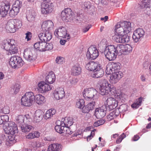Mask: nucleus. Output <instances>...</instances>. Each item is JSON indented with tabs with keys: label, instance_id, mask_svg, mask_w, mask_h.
<instances>
[{
	"label": "nucleus",
	"instance_id": "obj_1",
	"mask_svg": "<svg viewBox=\"0 0 151 151\" xmlns=\"http://www.w3.org/2000/svg\"><path fill=\"white\" fill-rule=\"evenodd\" d=\"M100 93L102 95H107L110 93L114 96L118 100H123L124 94L122 92L119 93L114 85L109 83L106 80L102 81L100 85Z\"/></svg>",
	"mask_w": 151,
	"mask_h": 151
},
{
	"label": "nucleus",
	"instance_id": "obj_2",
	"mask_svg": "<svg viewBox=\"0 0 151 151\" xmlns=\"http://www.w3.org/2000/svg\"><path fill=\"white\" fill-rule=\"evenodd\" d=\"M120 65L119 63L112 62L109 63L106 66L105 72L107 75L111 74L109 81L112 84H115L123 76L122 72L119 71Z\"/></svg>",
	"mask_w": 151,
	"mask_h": 151
},
{
	"label": "nucleus",
	"instance_id": "obj_3",
	"mask_svg": "<svg viewBox=\"0 0 151 151\" xmlns=\"http://www.w3.org/2000/svg\"><path fill=\"white\" fill-rule=\"evenodd\" d=\"M1 47L7 52L9 55L16 54L18 52V48L15 45V41L13 39L3 41L1 43Z\"/></svg>",
	"mask_w": 151,
	"mask_h": 151
},
{
	"label": "nucleus",
	"instance_id": "obj_4",
	"mask_svg": "<svg viewBox=\"0 0 151 151\" xmlns=\"http://www.w3.org/2000/svg\"><path fill=\"white\" fill-rule=\"evenodd\" d=\"M115 30L116 32L121 35L128 34L131 31V23L129 22L124 21L121 24L116 25Z\"/></svg>",
	"mask_w": 151,
	"mask_h": 151
},
{
	"label": "nucleus",
	"instance_id": "obj_5",
	"mask_svg": "<svg viewBox=\"0 0 151 151\" xmlns=\"http://www.w3.org/2000/svg\"><path fill=\"white\" fill-rule=\"evenodd\" d=\"M118 51L116 48L113 45H110L106 47L104 51V55L109 61L114 60L116 58Z\"/></svg>",
	"mask_w": 151,
	"mask_h": 151
},
{
	"label": "nucleus",
	"instance_id": "obj_6",
	"mask_svg": "<svg viewBox=\"0 0 151 151\" xmlns=\"http://www.w3.org/2000/svg\"><path fill=\"white\" fill-rule=\"evenodd\" d=\"M34 97L33 92H26L21 99V104L25 106H31L34 103Z\"/></svg>",
	"mask_w": 151,
	"mask_h": 151
},
{
	"label": "nucleus",
	"instance_id": "obj_7",
	"mask_svg": "<svg viewBox=\"0 0 151 151\" xmlns=\"http://www.w3.org/2000/svg\"><path fill=\"white\" fill-rule=\"evenodd\" d=\"M4 130L6 134L13 135L17 132L18 129L15 122L10 121L4 124L3 126Z\"/></svg>",
	"mask_w": 151,
	"mask_h": 151
},
{
	"label": "nucleus",
	"instance_id": "obj_8",
	"mask_svg": "<svg viewBox=\"0 0 151 151\" xmlns=\"http://www.w3.org/2000/svg\"><path fill=\"white\" fill-rule=\"evenodd\" d=\"M24 62L22 58L18 56H13L11 57L9 61V64L11 67L14 68H18L21 67Z\"/></svg>",
	"mask_w": 151,
	"mask_h": 151
},
{
	"label": "nucleus",
	"instance_id": "obj_9",
	"mask_svg": "<svg viewBox=\"0 0 151 151\" xmlns=\"http://www.w3.org/2000/svg\"><path fill=\"white\" fill-rule=\"evenodd\" d=\"M41 6V13L44 14H47L51 13L54 9L53 5L50 2H43Z\"/></svg>",
	"mask_w": 151,
	"mask_h": 151
},
{
	"label": "nucleus",
	"instance_id": "obj_10",
	"mask_svg": "<svg viewBox=\"0 0 151 151\" xmlns=\"http://www.w3.org/2000/svg\"><path fill=\"white\" fill-rule=\"evenodd\" d=\"M99 52L97 47L94 46H90L86 53V56L88 59H95L99 56Z\"/></svg>",
	"mask_w": 151,
	"mask_h": 151
},
{
	"label": "nucleus",
	"instance_id": "obj_11",
	"mask_svg": "<svg viewBox=\"0 0 151 151\" xmlns=\"http://www.w3.org/2000/svg\"><path fill=\"white\" fill-rule=\"evenodd\" d=\"M98 92L96 90L93 88L85 89L83 93V97L85 99L89 100L92 99L97 94Z\"/></svg>",
	"mask_w": 151,
	"mask_h": 151
},
{
	"label": "nucleus",
	"instance_id": "obj_12",
	"mask_svg": "<svg viewBox=\"0 0 151 151\" xmlns=\"http://www.w3.org/2000/svg\"><path fill=\"white\" fill-rule=\"evenodd\" d=\"M54 34L57 37H62L67 40L70 38L69 34H68L66 29L63 27H60L58 29H56L54 32Z\"/></svg>",
	"mask_w": 151,
	"mask_h": 151
},
{
	"label": "nucleus",
	"instance_id": "obj_13",
	"mask_svg": "<svg viewBox=\"0 0 151 151\" xmlns=\"http://www.w3.org/2000/svg\"><path fill=\"white\" fill-rule=\"evenodd\" d=\"M118 102L113 97H110L107 99L104 102L105 105L108 106L111 110L116 108L117 106Z\"/></svg>",
	"mask_w": 151,
	"mask_h": 151
},
{
	"label": "nucleus",
	"instance_id": "obj_14",
	"mask_svg": "<svg viewBox=\"0 0 151 151\" xmlns=\"http://www.w3.org/2000/svg\"><path fill=\"white\" fill-rule=\"evenodd\" d=\"M145 33L144 30L141 28H138L134 30L132 36L134 41L136 42H138L141 38L143 37Z\"/></svg>",
	"mask_w": 151,
	"mask_h": 151
},
{
	"label": "nucleus",
	"instance_id": "obj_15",
	"mask_svg": "<svg viewBox=\"0 0 151 151\" xmlns=\"http://www.w3.org/2000/svg\"><path fill=\"white\" fill-rule=\"evenodd\" d=\"M37 89L41 93H45L50 90L52 88L51 86L44 81H41L38 84Z\"/></svg>",
	"mask_w": 151,
	"mask_h": 151
},
{
	"label": "nucleus",
	"instance_id": "obj_16",
	"mask_svg": "<svg viewBox=\"0 0 151 151\" xmlns=\"http://www.w3.org/2000/svg\"><path fill=\"white\" fill-rule=\"evenodd\" d=\"M24 57L26 60L29 62L33 61L37 58L36 54L33 53L29 49H25L24 52Z\"/></svg>",
	"mask_w": 151,
	"mask_h": 151
},
{
	"label": "nucleus",
	"instance_id": "obj_17",
	"mask_svg": "<svg viewBox=\"0 0 151 151\" xmlns=\"http://www.w3.org/2000/svg\"><path fill=\"white\" fill-rule=\"evenodd\" d=\"M72 12L70 8H67L63 10L61 14V17L63 21L67 22L72 16Z\"/></svg>",
	"mask_w": 151,
	"mask_h": 151
},
{
	"label": "nucleus",
	"instance_id": "obj_18",
	"mask_svg": "<svg viewBox=\"0 0 151 151\" xmlns=\"http://www.w3.org/2000/svg\"><path fill=\"white\" fill-rule=\"evenodd\" d=\"M106 108L105 106L96 108L95 114L98 119H101L104 117L106 114Z\"/></svg>",
	"mask_w": 151,
	"mask_h": 151
},
{
	"label": "nucleus",
	"instance_id": "obj_19",
	"mask_svg": "<svg viewBox=\"0 0 151 151\" xmlns=\"http://www.w3.org/2000/svg\"><path fill=\"white\" fill-rule=\"evenodd\" d=\"M53 94L54 98L56 100L62 99L65 96L64 90L62 88H57L53 92Z\"/></svg>",
	"mask_w": 151,
	"mask_h": 151
},
{
	"label": "nucleus",
	"instance_id": "obj_20",
	"mask_svg": "<svg viewBox=\"0 0 151 151\" xmlns=\"http://www.w3.org/2000/svg\"><path fill=\"white\" fill-rule=\"evenodd\" d=\"M44 32H41L38 35V37L42 41L47 42L50 40L52 38L51 33L48 31H43Z\"/></svg>",
	"mask_w": 151,
	"mask_h": 151
},
{
	"label": "nucleus",
	"instance_id": "obj_21",
	"mask_svg": "<svg viewBox=\"0 0 151 151\" xmlns=\"http://www.w3.org/2000/svg\"><path fill=\"white\" fill-rule=\"evenodd\" d=\"M14 24V19H10L7 22L5 28L8 32L14 33L16 31V27Z\"/></svg>",
	"mask_w": 151,
	"mask_h": 151
},
{
	"label": "nucleus",
	"instance_id": "obj_22",
	"mask_svg": "<svg viewBox=\"0 0 151 151\" xmlns=\"http://www.w3.org/2000/svg\"><path fill=\"white\" fill-rule=\"evenodd\" d=\"M34 102H35L37 104L41 105L45 103L46 101L45 97L40 94H34Z\"/></svg>",
	"mask_w": 151,
	"mask_h": 151
},
{
	"label": "nucleus",
	"instance_id": "obj_23",
	"mask_svg": "<svg viewBox=\"0 0 151 151\" xmlns=\"http://www.w3.org/2000/svg\"><path fill=\"white\" fill-rule=\"evenodd\" d=\"M104 74V71L102 69L101 65L92 73L91 76L93 78H100L102 77Z\"/></svg>",
	"mask_w": 151,
	"mask_h": 151
},
{
	"label": "nucleus",
	"instance_id": "obj_24",
	"mask_svg": "<svg viewBox=\"0 0 151 151\" xmlns=\"http://www.w3.org/2000/svg\"><path fill=\"white\" fill-rule=\"evenodd\" d=\"M53 26V23L52 21H45L42 23V29L43 31H49L52 28Z\"/></svg>",
	"mask_w": 151,
	"mask_h": 151
},
{
	"label": "nucleus",
	"instance_id": "obj_25",
	"mask_svg": "<svg viewBox=\"0 0 151 151\" xmlns=\"http://www.w3.org/2000/svg\"><path fill=\"white\" fill-rule=\"evenodd\" d=\"M81 68L79 64H75L72 67L70 73L73 76H78L81 73Z\"/></svg>",
	"mask_w": 151,
	"mask_h": 151
},
{
	"label": "nucleus",
	"instance_id": "obj_26",
	"mask_svg": "<svg viewBox=\"0 0 151 151\" xmlns=\"http://www.w3.org/2000/svg\"><path fill=\"white\" fill-rule=\"evenodd\" d=\"M100 65L97 63L91 61L86 64V68L89 71H94Z\"/></svg>",
	"mask_w": 151,
	"mask_h": 151
},
{
	"label": "nucleus",
	"instance_id": "obj_27",
	"mask_svg": "<svg viewBox=\"0 0 151 151\" xmlns=\"http://www.w3.org/2000/svg\"><path fill=\"white\" fill-rule=\"evenodd\" d=\"M10 6V3L9 2L6 1L5 3H2L1 6V13L2 14L3 16H5L7 14Z\"/></svg>",
	"mask_w": 151,
	"mask_h": 151
},
{
	"label": "nucleus",
	"instance_id": "obj_28",
	"mask_svg": "<svg viewBox=\"0 0 151 151\" xmlns=\"http://www.w3.org/2000/svg\"><path fill=\"white\" fill-rule=\"evenodd\" d=\"M43 116V112L41 110H37L34 115L33 121L35 122H39L42 119Z\"/></svg>",
	"mask_w": 151,
	"mask_h": 151
},
{
	"label": "nucleus",
	"instance_id": "obj_29",
	"mask_svg": "<svg viewBox=\"0 0 151 151\" xmlns=\"http://www.w3.org/2000/svg\"><path fill=\"white\" fill-rule=\"evenodd\" d=\"M56 125L55 126V129L56 131L60 134L64 133L65 131V127L64 125H62L63 123L60 121H57Z\"/></svg>",
	"mask_w": 151,
	"mask_h": 151
},
{
	"label": "nucleus",
	"instance_id": "obj_30",
	"mask_svg": "<svg viewBox=\"0 0 151 151\" xmlns=\"http://www.w3.org/2000/svg\"><path fill=\"white\" fill-rule=\"evenodd\" d=\"M20 127L22 132L25 133H27L30 131L33 130L34 128L32 125L25 123L21 125Z\"/></svg>",
	"mask_w": 151,
	"mask_h": 151
},
{
	"label": "nucleus",
	"instance_id": "obj_31",
	"mask_svg": "<svg viewBox=\"0 0 151 151\" xmlns=\"http://www.w3.org/2000/svg\"><path fill=\"white\" fill-rule=\"evenodd\" d=\"M61 150V145L58 143H55L50 145L47 151H60Z\"/></svg>",
	"mask_w": 151,
	"mask_h": 151
},
{
	"label": "nucleus",
	"instance_id": "obj_32",
	"mask_svg": "<svg viewBox=\"0 0 151 151\" xmlns=\"http://www.w3.org/2000/svg\"><path fill=\"white\" fill-rule=\"evenodd\" d=\"M61 122L63 123L62 125H64L65 127H68L73 124V120L72 117H66Z\"/></svg>",
	"mask_w": 151,
	"mask_h": 151
},
{
	"label": "nucleus",
	"instance_id": "obj_33",
	"mask_svg": "<svg viewBox=\"0 0 151 151\" xmlns=\"http://www.w3.org/2000/svg\"><path fill=\"white\" fill-rule=\"evenodd\" d=\"M120 48H122V49L120 50V51L123 53L127 54L131 52L132 50V47L131 45L126 44L125 45H121L119 46Z\"/></svg>",
	"mask_w": 151,
	"mask_h": 151
},
{
	"label": "nucleus",
	"instance_id": "obj_34",
	"mask_svg": "<svg viewBox=\"0 0 151 151\" xmlns=\"http://www.w3.org/2000/svg\"><path fill=\"white\" fill-rule=\"evenodd\" d=\"M55 75L53 72H52L49 73L47 76L45 81L47 83L52 84L55 81Z\"/></svg>",
	"mask_w": 151,
	"mask_h": 151
},
{
	"label": "nucleus",
	"instance_id": "obj_35",
	"mask_svg": "<svg viewBox=\"0 0 151 151\" xmlns=\"http://www.w3.org/2000/svg\"><path fill=\"white\" fill-rule=\"evenodd\" d=\"M56 110L54 109H50L47 110L45 113L44 118L46 119H50L56 113Z\"/></svg>",
	"mask_w": 151,
	"mask_h": 151
},
{
	"label": "nucleus",
	"instance_id": "obj_36",
	"mask_svg": "<svg viewBox=\"0 0 151 151\" xmlns=\"http://www.w3.org/2000/svg\"><path fill=\"white\" fill-rule=\"evenodd\" d=\"M142 100V97H140L139 98L137 99L134 103L131 105L132 107L135 109L138 108L140 106Z\"/></svg>",
	"mask_w": 151,
	"mask_h": 151
},
{
	"label": "nucleus",
	"instance_id": "obj_37",
	"mask_svg": "<svg viewBox=\"0 0 151 151\" xmlns=\"http://www.w3.org/2000/svg\"><path fill=\"white\" fill-rule=\"evenodd\" d=\"M116 34L112 37V39L116 42L121 43V36L123 35H121V34L118 33L116 31Z\"/></svg>",
	"mask_w": 151,
	"mask_h": 151
},
{
	"label": "nucleus",
	"instance_id": "obj_38",
	"mask_svg": "<svg viewBox=\"0 0 151 151\" xmlns=\"http://www.w3.org/2000/svg\"><path fill=\"white\" fill-rule=\"evenodd\" d=\"M24 118L25 116L23 115H19L16 118L17 122L20 124V126L24 124Z\"/></svg>",
	"mask_w": 151,
	"mask_h": 151
},
{
	"label": "nucleus",
	"instance_id": "obj_39",
	"mask_svg": "<svg viewBox=\"0 0 151 151\" xmlns=\"http://www.w3.org/2000/svg\"><path fill=\"white\" fill-rule=\"evenodd\" d=\"M36 16V13L34 10H31L30 14L28 15L27 18L28 20L31 21L34 20Z\"/></svg>",
	"mask_w": 151,
	"mask_h": 151
},
{
	"label": "nucleus",
	"instance_id": "obj_40",
	"mask_svg": "<svg viewBox=\"0 0 151 151\" xmlns=\"http://www.w3.org/2000/svg\"><path fill=\"white\" fill-rule=\"evenodd\" d=\"M126 34H123V35L121 36V43H127L129 41V37Z\"/></svg>",
	"mask_w": 151,
	"mask_h": 151
},
{
	"label": "nucleus",
	"instance_id": "obj_41",
	"mask_svg": "<svg viewBox=\"0 0 151 151\" xmlns=\"http://www.w3.org/2000/svg\"><path fill=\"white\" fill-rule=\"evenodd\" d=\"M19 84L16 83L12 86L11 90L12 91H14V93L16 94L19 91Z\"/></svg>",
	"mask_w": 151,
	"mask_h": 151
},
{
	"label": "nucleus",
	"instance_id": "obj_42",
	"mask_svg": "<svg viewBox=\"0 0 151 151\" xmlns=\"http://www.w3.org/2000/svg\"><path fill=\"white\" fill-rule=\"evenodd\" d=\"M46 45V42L42 41L40 42L39 47V50L40 51H45V46Z\"/></svg>",
	"mask_w": 151,
	"mask_h": 151
},
{
	"label": "nucleus",
	"instance_id": "obj_43",
	"mask_svg": "<svg viewBox=\"0 0 151 151\" xmlns=\"http://www.w3.org/2000/svg\"><path fill=\"white\" fill-rule=\"evenodd\" d=\"M84 104V101L83 99H80L77 102V107L79 108H81L83 106Z\"/></svg>",
	"mask_w": 151,
	"mask_h": 151
},
{
	"label": "nucleus",
	"instance_id": "obj_44",
	"mask_svg": "<svg viewBox=\"0 0 151 151\" xmlns=\"http://www.w3.org/2000/svg\"><path fill=\"white\" fill-rule=\"evenodd\" d=\"M14 22L15 27H16V29L17 28H21L22 26V22L21 21L14 19Z\"/></svg>",
	"mask_w": 151,
	"mask_h": 151
},
{
	"label": "nucleus",
	"instance_id": "obj_45",
	"mask_svg": "<svg viewBox=\"0 0 151 151\" xmlns=\"http://www.w3.org/2000/svg\"><path fill=\"white\" fill-rule=\"evenodd\" d=\"M150 0H143L142 2V6L143 7L148 8L150 7Z\"/></svg>",
	"mask_w": 151,
	"mask_h": 151
},
{
	"label": "nucleus",
	"instance_id": "obj_46",
	"mask_svg": "<svg viewBox=\"0 0 151 151\" xmlns=\"http://www.w3.org/2000/svg\"><path fill=\"white\" fill-rule=\"evenodd\" d=\"M78 81L77 79L73 78L69 80L68 82V83L70 84V86H74L76 84Z\"/></svg>",
	"mask_w": 151,
	"mask_h": 151
},
{
	"label": "nucleus",
	"instance_id": "obj_47",
	"mask_svg": "<svg viewBox=\"0 0 151 151\" xmlns=\"http://www.w3.org/2000/svg\"><path fill=\"white\" fill-rule=\"evenodd\" d=\"M25 118H26L27 120L29 122H32L33 121V119H32V113L30 112L27 114H26L25 116Z\"/></svg>",
	"mask_w": 151,
	"mask_h": 151
},
{
	"label": "nucleus",
	"instance_id": "obj_48",
	"mask_svg": "<svg viewBox=\"0 0 151 151\" xmlns=\"http://www.w3.org/2000/svg\"><path fill=\"white\" fill-rule=\"evenodd\" d=\"M126 137V135L124 133H123L120 135L116 140V142L117 144L120 143L122 140V139Z\"/></svg>",
	"mask_w": 151,
	"mask_h": 151
},
{
	"label": "nucleus",
	"instance_id": "obj_49",
	"mask_svg": "<svg viewBox=\"0 0 151 151\" xmlns=\"http://www.w3.org/2000/svg\"><path fill=\"white\" fill-rule=\"evenodd\" d=\"M9 15L11 17H14L17 15V13L15 12L13 9L10 10L9 13Z\"/></svg>",
	"mask_w": 151,
	"mask_h": 151
},
{
	"label": "nucleus",
	"instance_id": "obj_50",
	"mask_svg": "<svg viewBox=\"0 0 151 151\" xmlns=\"http://www.w3.org/2000/svg\"><path fill=\"white\" fill-rule=\"evenodd\" d=\"M82 4L86 8L89 9L91 7V3L89 1L82 2Z\"/></svg>",
	"mask_w": 151,
	"mask_h": 151
},
{
	"label": "nucleus",
	"instance_id": "obj_51",
	"mask_svg": "<svg viewBox=\"0 0 151 151\" xmlns=\"http://www.w3.org/2000/svg\"><path fill=\"white\" fill-rule=\"evenodd\" d=\"M95 103L94 102H90L88 103L86 106H87L88 108L90 110H93L94 108V105Z\"/></svg>",
	"mask_w": 151,
	"mask_h": 151
},
{
	"label": "nucleus",
	"instance_id": "obj_52",
	"mask_svg": "<svg viewBox=\"0 0 151 151\" xmlns=\"http://www.w3.org/2000/svg\"><path fill=\"white\" fill-rule=\"evenodd\" d=\"M64 59L62 57H57L55 60L56 63L58 64H62L63 63Z\"/></svg>",
	"mask_w": 151,
	"mask_h": 151
},
{
	"label": "nucleus",
	"instance_id": "obj_53",
	"mask_svg": "<svg viewBox=\"0 0 151 151\" xmlns=\"http://www.w3.org/2000/svg\"><path fill=\"white\" fill-rule=\"evenodd\" d=\"M53 45L51 43H46L45 46V51L51 50L53 48Z\"/></svg>",
	"mask_w": 151,
	"mask_h": 151
},
{
	"label": "nucleus",
	"instance_id": "obj_54",
	"mask_svg": "<svg viewBox=\"0 0 151 151\" xmlns=\"http://www.w3.org/2000/svg\"><path fill=\"white\" fill-rule=\"evenodd\" d=\"M26 138L28 139H34L35 138L33 132L30 133L26 136Z\"/></svg>",
	"mask_w": 151,
	"mask_h": 151
},
{
	"label": "nucleus",
	"instance_id": "obj_55",
	"mask_svg": "<svg viewBox=\"0 0 151 151\" xmlns=\"http://www.w3.org/2000/svg\"><path fill=\"white\" fill-rule=\"evenodd\" d=\"M25 35H26L25 39L27 40L28 41L30 40L32 37V33L30 32H28Z\"/></svg>",
	"mask_w": 151,
	"mask_h": 151
},
{
	"label": "nucleus",
	"instance_id": "obj_56",
	"mask_svg": "<svg viewBox=\"0 0 151 151\" xmlns=\"http://www.w3.org/2000/svg\"><path fill=\"white\" fill-rule=\"evenodd\" d=\"M2 117V120L3 121V123L4 122H6L8 121L9 120V116L7 115H2L1 116Z\"/></svg>",
	"mask_w": 151,
	"mask_h": 151
},
{
	"label": "nucleus",
	"instance_id": "obj_57",
	"mask_svg": "<svg viewBox=\"0 0 151 151\" xmlns=\"http://www.w3.org/2000/svg\"><path fill=\"white\" fill-rule=\"evenodd\" d=\"M13 6H14V7L16 6V7L20 8L22 6V3L19 1L17 0L15 1L14 4Z\"/></svg>",
	"mask_w": 151,
	"mask_h": 151
},
{
	"label": "nucleus",
	"instance_id": "obj_58",
	"mask_svg": "<svg viewBox=\"0 0 151 151\" xmlns=\"http://www.w3.org/2000/svg\"><path fill=\"white\" fill-rule=\"evenodd\" d=\"M90 111L89 109L88 108L86 105L83 106L82 108V112L84 113H88Z\"/></svg>",
	"mask_w": 151,
	"mask_h": 151
},
{
	"label": "nucleus",
	"instance_id": "obj_59",
	"mask_svg": "<svg viewBox=\"0 0 151 151\" xmlns=\"http://www.w3.org/2000/svg\"><path fill=\"white\" fill-rule=\"evenodd\" d=\"M65 130L66 131V134H71L73 133V131L71 130V129L68 127H65Z\"/></svg>",
	"mask_w": 151,
	"mask_h": 151
},
{
	"label": "nucleus",
	"instance_id": "obj_60",
	"mask_svg": "<svg viewBox=\"0 0 151 151\" xmlns=\"http://www.w3.org/2000/svg\"><path fill=\"white\" fill-rule=\"evenodd\" d=\"M94 132L93 131H92L91 132V134L90 135L88 136L87 137V141H89L93 137L94 135Z\"/></svg>",
	"mask_w": 151,
	"mask_h": 151
},
{
	"label": "nucleus",
	"instance_id": "obj_61",
	"mask_svg": "<svg viewBox=\"0 0 151 151\" xmlns=\"http://www.w3.org/2000/svg\"><path fill=\"white\" fill-rule=\"evenodd\" d=\"M35 138H39L40 134V133L38 131H35L33 132Z\"/></svg>",
	"mask_w": 151,
	"mask_h": 151
},
{
	"label": "nucleus",
	"instance_id": "obj_62",
	"mask_svg": "<svg viewBox=\"0 0 151 151\" xmlns=\"http://www.w3.org/2000/svg\"><path fill=\"white\" fill-rule=\"evenodd\" d=\"M40 42H37L36 43L34 44V47L36 49L39 50V47H40Z\"/></svg>",
	"mask_w": 151,
	"mask_h": 151
},
{
	"label": "nucleus",
	"instance_id": "obj_63",
	"mask_svg": "<svg viewBox=\"0 0 151 151\" xmlns=\"http://www.w3.org/2000/svg\"><path fill=\"white\" fill-rule=\"evenodd\" d=\"M91 26L90 25H88L85 28H84L83 29V32H87L91 27Z\"/></svg>",
	"mask_w": 151,
	"mask_h": 151
},
{
	"label": "nucleus",
	"instance_id": "obj_64",
	"mask_svg": "<svg viewBox=\"0 0 151 151\" xmlns=\"http://www.w3.org/2000/svg\"><path fill=\"white\" fill-rule=\"evenodd\" d=\"M5 139V135L2 134L0 135V146L1 145L2 141L4 140Z\"/></svg>",
	"mask_w": 151,
	"mask_h": 151
}]
</instances>
